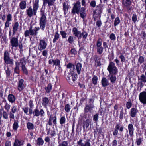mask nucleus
<instances>
[{
	"label": "nucleus",
	"mask_w": 146,
	"mask_h": 146,
	"mask_svg": "<svg viewBox=\"0 0 146 146\" xmlns=\"http://www.w3.org/2000/svg\"><path fill=\"white\" fill-rule=\"evenodd\" d=\"M80 3L79 1H77L74 4V5L72 11V13L74 15L76 13L78 14L80 9Z\"/></svg>",
	"instance_id": "nucleus-10"
},
{
	"label": "nucleus",
	"mask_w": 146,
	"mask_h": 146,
	"mask_svg": "<svg viewBox=\"0 0 146 146\" xmlns=\"http://www.w3.org/2000/svg\"><path fill=\"white\" fill-rule=\"evenodd\" d=\"M8 100L11 103L15 102L16 100V98L15 96L11 94H9L7 96Z\"/></svg>",
	"instance_id": "nucleus-22"
},
{
	"label": "nucleus",
	"mask_w": 146,
	"mask_h": 146,
	"mask_svg": "<svg viewBox=\"0 0 146 146\" xmlns=\"http://www.w3.org/2000/svg\"><path fill=\"white\" fill-rule=\"evenodd\" d=\"M23 144V141L17 139H15L13 144V146H21Z\"/></svg>",
	"instance_id": "nucleus-28"
},
{
	"label": "nucleus",
	"mask_w": 146,
	"mask_h": 146,
	"mask_svg": "<svg viewBox=\"0 0 146 146\" xmlns=\"http://www.w3.org/2000/svg\"><path fill=\"white\" fill-rule=\"evenodd\" d=\"M60 33L62 38H67V33L65 31H60Z\"/></svg>",
	"instance_id": "nucleus-52"
},
{
	"label": "nucleus",
	"mask_w": 146,
	"mask_h": 146,
	"mask_svg": "<svg viewBox=\"0 0 146 146\" xmlns=\"http://www.w3.org/2000/svg\"><path fill=\"white\" fill-rule=\"evenodd\" d=\"M36 142L37 145L40 146L43 145L44 141L42 138L39 137L37 139Z\"/></svg>",
	"instance_id": "nucleus-37"
},
{
	"label": "nucleus",
	"mask_w": 146,
	"mask_h": 146,
	"mask_svg": "<svg viewBox=\"0 0 146 146\" xmlns=\"http://www.w3.org/2000/svg\"><path fill=\"white\" fill-rule=\"evenodd\" d=\"M39 0H35L33 4V7H29L26 11L27 16L29 17H31L33 16L36 15L37 10L39 8Z\"/></svg>",
	"instance_id": "nucleus-1"
},
{
	"label": "nucleus",
	"mask_w": 146,
	"mask_h": 146,
	"mask_svg": "<svg viewBox=\"0 0 146 146\" xmlns=\"http://www.w3.org/2000/svg\"><path fill=\"white\" fill-rule=\"evenodd\" d=\"M2 115L4 119H7L8 118V114L7 112L3 111V112Z\"/></svg>",
	"instance_id": "nucleus-62"
},
{
	"label": "nucleus",
	"mask_w": 146,
	"mask_h": 146,
	"mask_svg": "<svg viewBox=\"0 0 146 146\" xmlns=\"http://www.w3.org/2000/svg\"><path fill=\"white\" fill-rule=\"evenodd\" d=\"M138 60V62L140 64H141L144 62V58L143 56H139Z\"/></svg>",
	"instance_id": "nucleus-61"
},
{
	"label": "nucleus",
	"mask_w": 146,
	"mask_h": 146,
	"mask_svg": "<svg viewBox=\"0 0 146 146\" xmlns=\"http://www.w3.org/2000/svg\"><path fill=\"white\" fill-rule=\"evenodd\" d=\"M103 6L101 5H97L96 9L93 11V18L94 21H96L98 17H100L103 9Z\"/></svg>",
	"instance_id": "nucleus-4"
},
{
	"label": "nucleus",
	"mask_w": 146,
	"mask_h": 146,
	"mask_svg": "<svg viewBox=\"0 0 146 146\" xmlns=\"http://www.w3.org/2000/svg\"><path fill=\"white\" fill-rule=\"evenodd\" d=\"M3 101L5 102L4 107L6 110L8 112L11 106L6 102V100H4Z\"/></svg>",
	"instance_id": "nucleus-36"
},
{
	"label": "nucleus",
	"mask_w": 146,
	"mask_h": 146,
	"mask_svg": "<svg viewBox=\"0 0 146 146\" xmlns=\"http://www.w3.org/2000/svg\"><path fill=\"white\" fill-rule=\"evenodd\" d=\"M72 32L74 36L77 38L78 39L81 38V32L78 31L76 27H74L72 29Z\"/></svg>",
	"instance_id": "nucleus-13"
},
{
	"label": "nucleus",
	"mask_w": 146,
	"mask_h": 146,
	"mask_svg": "<svg viewBox=\"0 0 146 146\" xmlns=\"http://www.w3.org/2000/svg\"><path fill=\"white\" fill-rule=\"evenodd\" d=\"M122 3L123 5L126 6H128L131 4L130 0H123Z\"/></svg>",
	"instance_id": "nucleus-41"
},
{
	"label": "nucleus",
	"mask_w": 146,
	"mask_h": 146,
	"mask_svg": "<svg viewBox=\"0 0 146 146\" xmlns=\"http://www.w3.org/2000/svg\"><path fill=\"white\" fill-rule=\"evenodd\" d=\"M40 28L39 27H33L31 26L29 27V30H26L24 33V35L25 37H27L30 35L33 36H35L37 35L38 33V31Z\"/></svg>",
	"instance_id": "nucleus-2"
},
{
	"label": "nucleus",
	"mask_w": 146,
	"mask_h": 146,
	"mask_svg": "<svg viewBox=\"0 0 146 146\" xmlns=\"http://www.w3.org/2000/svg\"><path fill=\"white\" fill-rule=\"evenodd\" d=\"M40 20L39 23V25L41 29L42 30H44L46 23L47 22V18L46 16V14L44 11H41Z\"/></svg>",
	"instance_id": "nucleus-3"
},
{
	"label": "nucleus",
	"mask_w": 146,
	"mask_h": 146,
	"mask_svg": "<svg viewBox=\"0 0 146 146\" xmlns=\"http://www.w3.org/2000/svg\"><path fill=\"white\" fill-rule=\"evenodd\" d=\"M140 101L144 104H146V92L143 91L140 93L139 96Z\"/></svg>",
	"instance_id": "nucleus-14"
},
{
	"label": "nucleus",
	"mask_w": 146,
	"mask_h": 146,
	"mask_svg": "<svg viewBox=\"0 0 146 146\" xmlns=\"http://www.w3.org/2000/svg\"><path fill=\"white\" fill-rule=\"evenodd\" d=\"M79 13L81 17L84 19L86 16V9L84 7H82L80 10Z\"/></svg>",
	"instance_id": "nucleus-24"
},
{
	"label": "nucleus",
	"mask_w": 146,
	"mask_h": 146,
	"mask_svg": "<svg viewBox=\"0 0 146 146\" xmlns=\"http://www.w3.org/2000/svg\"><path fill=\"white\" fill-rule=\"evenodd\" d=\"M66 67L68 68H72V70L76 72L75 66L74 64H72L71 63H69L67 65Z\"/></svg>",
	"instance_id": "nucleus-40"
},
{
	"label": "nucleus",
	"mask_w": 146,
	"mask_h": 146,
	"mask_svg": "<svg viewBox=\"0 0 146 146\" xmlns=\"http://www.w3.org/2000/svg\"><path fill=\"white\" fill-rule=\"evenodd\" d=\"M52 121L54 125H56L57 124V118L56 115L53 116L50 115L49 117L48 123L49 125L51 126L52 125Z\"/></svg>",
	"instance_id": "nucleus-15"
},
{
	"label": "nucleus",
	"mask_w": 146,
	"mask_h": 146,
	"mask_svg": "<svg viewBox=\"0 0 146 146\" xmlns=\"http://www.w3.org/2000/svg\"><path fill=\"white\" fill-rule=\"evenodd\" d=\"M82 64L80 63H78L75 65L76 69V70L78 74H80V73L81 70L82 68Z\"/></svg>",
	"instance_id": "nucleus-27"
},
{
	"label": "nucleus",
	"mask_w": 146,
	"mask_h": 146,
	"mask_svg": "<svg viewBox=\"0 0 146 146\" xmlns=\"http://www.w3.org/2000/svg\"><path fill=\"white\" fill-rule=\"evenodd\" d=\"M60 61L58 59L54 60L53 65L59 66L60 65Z\"/></svg>",
	"instance_id": "nucleus-53"
},
{
	"label": "nucleus",
	"mask_w": 146,
	"mask_h": 146,
	"mask_svg": "<svg viewBox=\"0 0 146 146\" xmlns=\"http://www.w3.org/2000/svg\"><path fill=\"white\" fill-rule=\"evenodd\" d=\"M110 38L111 40L114 41L116 39L115 34L113 33L111 34L110 36Z\"/></svg>",
	"instance_id": "nucleus-59"
},
{
	"label": "nucleus",
	"mask_w": 146,
	"mask_h": 146,
	"mask_svg": "<svg viewBox=\"0 0 146 146\" xmlns=\"http://www.w3.org/2000/svg\"><path fill=\"white\" fill-rule=\"evenodd\" d=\"M17 108L16 106H13L11 109V111L12 113H15L17 111Z\"/></svg>",
	"instance_id": "nucleus-63"
},
{
	"label": "nucleus",
	"mask_w": 146,
	"mask_h": 146,
	"mask_svg": "<svg viewBox=\"0 0 146 146\" xmlns=\"http://www.w3.org/2000/svg\"><path fill=\"white\" fill-rule=\"evenodd\" d=\"M94 106L93 103L86 105L84 109V115L85 116H86L88 117L90 116V115L88 113L89 112L90 113H91Z\"/></svg>",
	"instance_id": "nucleus-8"
},
{
	"label": "nucleus",
	"mask_w": 146,
	"mask_h": 146,
	"mask_svg": "<svg viewBox=\"0 0 146 146\" xmlns=\"http://www.w3.org/2000/svg\"><path fill=\"white\" fill-rule=\"evenodd\" d=\"M7 20L6 21H12V16L11 14H8L7 16Z\"/></svg>",
	"instance_id": "nucleus-60"
},
{
	"label": "nucleus",
	"mask_w": 146,
	"mask_h": 146,
	"mask_svg": "<svg viewBox=\"0 0 146 146\" xmlns=\"http://www.w3.org/2000/svg\"><path fill=\"white\" fill-rule=\"evenodd\" d=\"M128 128L129 135L131 137H132L133 135L134 129L133 125L132 124H129L128 125Z\"/></svg>",
	"instance_id": "nucleus-23"
},
{
	"label": "nucleus",
	"mask_w": 146,
	"mask_h": 146,
	"mask_svg": "<svg viewBox=\"0 0 146 146\" xmlns=\"http://www.w3.org/2000/svg\"><path fill=\"white\" fill-rule=\"evenodd\" d=\"M56 1V0H43V5L45 6L48 4V6L50 7L54 5Z\"/></svg>",
	"instance_id": "nucleus-20"
},
{
	"label": "nucleus",
	"mask_w": 146,
	"mask_h": 146,
	"mask_svg": "<svg viewBox=\"0 0 146 146\" xmlns=\"http://www.w3.org/2000/svg\"><path fill=\"white\" fill-rule=\"evenodd\" d=\"M85 117V118H87V119L86 120L84 123L83 126L84 131H85V127H86V128H87L89 127L90 123L91 122L92 120L89 117L86 116Z\"/></svg>",
	"instance_id": "nucleus-21"
},
{
	"label": "nucleus",
	"mask_w": 146,
	"mask_h": 146,
	"mask_svg": "<svg viewBox=\"0 0 146 146\" xmlns=\"http://www.w3.org/2000/svg\"><path fill=\"white\" fill-rule=\"evenodd\" d=\"M21 67L22 70L23 71V73L26 75H27L28 72L25 66H23Z\"/></svg>",
	"instance_id": "nucleus-54"
},
{
	"label": "nucleus",
	"mask_w": 146,
	"mask_h": 146,
	"mask_svg": "<svg viewBox=\"0 0 146 146\" xmlns=\"http://www.w3.org/2000/svg\"><path fill=\"white\" fill-rule=\"evenodd\" d=\"M18 127V122L16 121H15L13 125V129L14 130H16Z\"/></svg>",
	"instance_id": "nucleus-49"
},
{
	"label": "nucleus",
	"mask_w": 146,
	"mask_h": 146,
	"mask_svg": "<svg viewBox=\"0 0 146 146\" xmlns=\"http://www.w3.org/2000/svg\"><path fill=\"white\" fill-rule=\"evenodd\" d=\"M138 112V110L137 108H133L131 109L129 114L131 117L134 118L137 116Z\"/></svg>",
	"instance_id": "nucleus-19"
},
{
	"label": "nucleus",
	"mask_w": 146,
	"mask_h": 146,
	"mask_svg": "<svg viewBox=\"0 0 146 146\" xmlns=\"http://www.w3.org/2000/svg\"><path fill=\"white\" fill-rule=\"evenodd\" d=\"M67 76V80L70 84H72L73 83L71 82L72 80L74 82L77 78V75L76 73L73 70H72Z\"/></svg>",
	"instance_id": "nucleus-5"
},
{
	"label": "nucleus",
	"mask_w": 146,
	"mask_h": 146,
	"mask_svg": "<svg viewBox=\"0 0 146 146\" xmlns=\"http://www.w3.org/2000/svg\"><path fill=\"white\" fill-rule=\"evenodd\" d=\"M15 64L16 67L14 69V71L16 73L18 74L19 72V67L18 66L19 64V62H16Z\"/></svg>",
	"instance_id": "nucleus-46"
},
{
	"label": "nucleus",
	"mask_w": 146,
	"mask_h": 146,
	"mask_svg": "<svg viewBox=\"0 0 146 146\" xmlns=\"http://www.w3.org/2000/svg\"><path fill=\"white\" fill-rule=\"evenodd\" d=\"M88 36V33L85 31H84L81 32V38L82 37L84 40H85Z\"/></svg>",
	"instance_id": "nucleus-43"
},
{
	"label": "nucleus",
	"mask_w": 146,
	"mask_h": 146,
	"mask_svg": "<svg viewBox=\"0 0 146 146\" xmlns=\"http://www.w3.org/2000/svg\"><path fill=\"white\" fill-rule=\"evenodd\" d=\"M66 118L64 116L61 117L60 120V124L62 125L63 124H64L66 122Z\"/></svg>",
	"instance_id": "nucleus-48"
},
{
	"label": "nucleus",
	"mask_w": 146,
	"mask_h": 146,
	"mask_svg": "<svg viewBox=\"0 0 146 146\" xmlns=\"http://www.w3.org/2000/svg\"><path fill=\"white\" fill-rule=\"evenodd\" d=\"M142 138H137L136 139V142L137 143V145L139 146L142 143Z\"/></svg>",
	"instance_id": "nucleus-56"
},
{
	"label": "nucleus",
	"mask_w": 146,
	"mask_h": 146,
	"mask_svg": "<svg viewBox=\"0 0 146 146\" xmlns=\"http://www.w3.org/2000/svg\"><path fill=\"white\" fill-rule=\"evenodd\" d=\"M60 37V35L58 33V32L55 33L54 35V38L53 39V43H55L57 40Z\"/></svg>",
	"instance_id": "nucleus-38"
},
{
	"label": "nucleus",
	"mask_w": 146,
	"mask_h": 146,
	"mask_svg": "<svg viewBox=\"0 0 146 146\" xmlns=\"http://www.w3.org/2000/svg\"><path fill=\"white\" fill-rule=\"evenodd\" d=\"M102 40L101 38H99L97 41V52L98 53L101 55L102 53L104 48L102 46Z\"/></svg>",
	"instance_id": "nucleus-9"
},
{
	"label": "nucleus",
	"mask_w": 146,
	"mask_h": 146,
	"mask_svg": "<svg viewBox=\"0 0 146 146\" xmlns=\"http://www.w3.org/2000/svg\"><path fill=\"white\" fill-rule=\"evenodd\" d=\"M98 78L97 76L94 75L92 79V83L94 85H95L97 84V82Z\"/></svg>",
	"instance_id": "nucleus-44"
},
{
	"label": "nucleus",
	"mask_w": 146,
	"mask_h": 146,
	"mask_svg": "<svg viewBox=\"0 0 146 146\" xmlns=\"http://www.w3.org/2000/svg\"><path fill=\"white\" fill-rule=\"evenodd\" d=\"M74 40L73 36H70L69 37L68 41L69 43L72 44L74 42Z\"/></svg>",
	"instance_id": "nucleus-57"
},
{
	"label": "nucleus",
	"mask_w": 146,
	"mask_h": 146,
	"mask_svg": "<svg viewBox=\"0 0 146 146\" xmlns=\"http://www.w3.org/2000/svg\"><path fill=\"white\" fill-rule=\"evenodd\" d=\"M59 146H70L68 142L66 141H63L59 145Z\"/></svg>",
	"instance_id": "nucleus-58"
},
{
	"label": "nucleus",
	"mask_w": 146,
	"mask_h": 146,
	"mask_svg": "<svg viewBox=\"0 0 146 146\" xmlns=\"http://www.w3.org/2000/svg\"><path fill=\"white\" fill-rule=\"evenodd\" d=\"M101 58L99 57L97 55H96L95 56L94 60L95 63V65L97 66H100L101 65L100 60H101Z\"/></svg>",
	"instance_id": "nucleus-26"
},
{
	"label": "nucleus",
	"mask_w": 146,
	"mask_h": 146,
	"mask_svg": "<svg viewBox=\"0 0 146 146\" xmlns=\"http://www.w3.org/2000/svg\"><path fill=\"white\" fill-rule=\"evenodd\" d=\"M4 60L7 64L13 65V60L10 57V54L6 50L4 54Z\"/></svg>",
	"instance_id": "nucleus-6"
},
{
	"label": "nucleus",
	"mask_w": 146,
	"mask_h": 146,
	"mask_svg": "<svg viewBox=\"0 0 146 146\" xmlns=\"http://www.w3.org/2000/svg\"><path fill=\"white\" fill-rule=\"evenodd\" d=\"M52 86L51 83H50L48 85L47 87L45 88L46 92L47 93H49L52 90Z\"/></svg>",
	"instance_id": "nucleus-45"
},
{
	"label": "nucleus",
	"mask_w": 146,
	"mask_h": 146,
	"mask_svg": "<svg viewBox=\"0 0 146 146\" xmlns=\"http://www.w3.org/2000/svg\"><path fill=\"white\" fill-rule=\"evenodd\" d=\"M47 43L44 39L40 40V42L38 46V50L41 51L45 50L46 48Z\"/></svg>",
	"instance_id": "nucleus-11"
},
{
	"label": "nucleus",
	"mask_w": 146,
	"mask_h": 146,
	"mask_svg": "<svg viewBox=\"0 0 146 146\" xmlns=\"http://www.w3.org/2000/svg\"><path fill=\"white\" fill-rule=\"evenodd\" d=\"M83 140L80 139L79 141L77 142V144L80 146H91V144L90 142V140H87V141L85 142L84 143H82Z\"/></svg>",
	"instance_id": "nucleus-18"
},
{
	"label": "nucleus",
	"mask_w": 146,
	"mask_h": 146,
	"mask_svg": "<svg viewBox=\"0 0 146 146\" xmlns=\"http://www.w3.org/2000/svg\"><path fill=\"white\" fill-rule=\"evenodd\" d=\"M20 8L22 10L25 9L26 7V1L24 0L21 1L19 4Z\"/></svg>",
	"instance_id": "nucleus-29"
},
{
	"label": "nucleus",
	"mask_w": 146,
	"mask_h": 146,
	"mask_svg": "<svg viewBox=\"0 0 146 146\" xmlns=\"http://www.w3.org/2000/svg\"><path fill=\"white\" fill-rule=\"evenodd\" d=\"M24 81V80L22 79H19L17 89L19 91H21L25 88V86L24 84L23 83Z\"/></svg>",
	"instance_id": "nucleus-16"
},
{
	"label": "nucleus",
	"mask_w": 146,
	"mask_h": 146,
	"mask_svg": "<svg viewBox=\"0 0 146 146\" xmlns=\"http://www.w3.org/2000/svg\"><path fill=\"white\" fill-rule=\"evenodd\" d=\"M107 70L110 74L116 75L118 72L117 67L115 66V64L112 62H110L108 67Z\"/></svg>",
	"instance_id": "nucleus-7"
},
{
	"label": "nucleus",
	"mask_w": 146,
	"mask_h": 146,
	"mask_svg": "<svg viewBox=\"0 0 146 146\" xmlns=\"http://www.w3.org/2000/svg\"><path fill=\"white\" fill-rule=\"evenodd\" d=\"M4 69L5 70V73L6 75V78L7 79L9 78L10 77V74H11V71L9 69V68L8 66L7 67V69L5 67Z\"/></svg>",
	"instance_id": "nucleus-33"
},
{
	"label": "nucleus",
	"mask_w": 146,
	"mask_h": 146,
	"mask_svg": "<svg viewBox=\"0 0 146 146\" xmlns=\"http://www.w3.org/2000/svg\"><path fill=\"white\" fill-rule=\"evenodd\" d=\"M109 76H110V79L111 83L112 84L115 83L116 80V77L114 74H110L108 76V77Z\"/></svg>",
	"instance_id": "nucleus-31"
},
{
	"label": "nucleus",
	"mask_w": 146,
	"mask_h": 146,
	"mask_svg": "<svg viewBox=\"0 0 146 146\" xmlns=\"http://www.w3.org/2000/svg\"><path fill=\"white\" fill-rule=\"evenodd\" d=\"M42 105L44 106H46L49 102L48 98L46 97H44L42 98Z\"/></svg>",
	"instance_id": "nucleus-32"
},
{
	"label": "nucleus",
	"mask_w": 146,
	"mask_h": 146,
	"mask_svg": "<svg viewBox=\"0 0 146 146\" xmlns=\"http://www.w3.org/2000/svg\"><path fill=\"white\" fill-rule=\"evenodd\" d=\"M139 80H141L142 82H146V76H145L144 74H142L140 76Z\"/></svg>",
	"instance_id": "nucleus-55"
},
{
	"label": "nucleus",
	"mask_w": 146,
	"mask_h": 146,
	"mask_svg": "<svg viewBox=\"0 0 146 146\" xmlns=\"http://www.w3.org/2000/svg\"><path fill=\"white\" fill-rule=\"evenodd\" d=\"M29 52L30 54L34 55L37 53V49L36 47H34L32 48H30Z\"/></svg>",
	"instance_id": "nucleus-39"
},
{
	"label": "nucleus",
	"mask_w": 146,
	"mask_h": 146,
	"mask_svg": "<svg viewBox=\"0 0 146 146\" xmlns=\"http://www.w3.org/2000/svg\"><path fill=\"white\" fill-rule=\"evenodd\" d=\"M63 10L64 11V14L65 15L67 12L68 9L69 8V7L68 5L65 2L63 3Z\"/></svg>",
	"instance_id": "nucleus-34"
},
{
	"label": "nucleus",
	"mask_w": 146,
	"mask_h": 146,
	"mask_svg": "<svg viewBox=\"0 0 146 146\" xmlns=\"http://www.w3.org/2000/svg\"><path fill=\"white\" fill-rule=\"evenodd\" d=\"M120 20L119 18L118 17H117L115 18L114 21V25L115 26H116L119 24L120 22Z\"/></svg>",
	"instance_id": "nucleus-51"
},
{
	"label": "nucleus",
	"mask_w": 146,
	"mask_h": 146,
	"mask_svg": "<svg viewBox=\"0 0 146 146\" xmlns=\"http://www.w3.org/2000/svg\"><path fill=\"white\" fill-rule=\"evenodd\" d=\"M44 112L42 109L40 110V111L36 108L33 111L34 117H38L40 115L41 117H43L44 115Z\"/></svg>",
	"instance_id": "nucleus-12"
},
{
	"label": "nucleus",
	"mask_w": 146,
	"mask_h": 146,
	"mask_svg": "<svg viewBox=\"0 0 146 146\" xmlns=\"http://www.w3.org/2000/svg\"><path fill=\"white\" fill-rule=\"evenodd\" d=\"M19 25V23L17 22L14 24L13 28V35L16 33V32L18 30Z\"/></svg>",
	"instance_id": "nucleus-30"
},
{
	"label": "nucleus",
	"mask_w": 146,
	"mask_h": 146,
	"mask_svg": "<svg viewBox=\"0 0 146 146\" xmlns=\"http://www.w3.org/2000/svg\"><path fill=\"white\" fill-rule=\"evenodd\" d=\"M50 134L51 136H54L56 134L55 131V129H53L51 130H49L47 132V134Z\"/></svg>",
	"instance_id": "nucleus-47"
},
{
	"label": "nucleus",
	"mask_w": 146,
	"mask_h": 146,
	"mask_svg": "<svg viewBox=\"0 0 146 146\" xmlns=\"http://www.w3.org/2000/svg\"><path fill=\"white\" fill-rule=\"evenodd\" d=\"M102 86L103 87H105L109 85V82L106 78L103 77L101 80Z\"/></svg>",
	"instance_id": "nucleus-25"
},
{
	"label": "nucleus",
	"mask_w": 146,
	"mask_h": 146,
	"mask_svg": "<svg viewBox=\"0 0 146 146\" xmlns=\"http://www.w3.org/2000/svg\"><path fill=\"white\" fill-rule=\"evenodd\" d=\"M10 42L12 47H16L18 46V40L17 38L13 37L11 39Z\"/></svg>",
	"instance_id": "nucleus-17"
},
{
	"label": "nucleus",
	"mask_w": 146,
	"mask_h": 146,
	"mask_svg": "<svg viewBox=\"0 0 146 146\" xmlns=\"http://www.w3.org/2000/svg\"><path fill=\"white\" fill-rule=\"evenodd\" d=\"M27 129L30 130H32L34 129V125L32 123L28 122L27 123Z\"/></svg>",
	"instance_id": "nucleus-35"
},
{
	"label": "nucleus",
	"mask_w": 146,
	"mask_h": 146,
	"mask_svg": "<svg viewBox=\"0 0 146 146\" xmlns=\"http://www.w3.org/2000/svg\"><path fill=\"white\" fill-rule=\"evenodd\" d=\"M99 114L98 113H96L94 115L93 117V120L96 122H97L98 121Z\"/></svg>",
	"instance_id": "nucleus-64"
},
{
	"label": "nucleus",
	"mask_w": 146,
	"mask_h": 146,
	"mask_svg": "<svg viewBox=\"0 0 146 146\" xmlns=\"http://www.w3.org/2000/svg\"><path fill=\"white\" fill-rule=\"evenodd\" d=\"M26 63V62L25 60V57L20 59L19 64H20L21 67L25 66Z\"/></svg>",
	"instance_id": "nucleus-42"
},
{
	"label": "nucleus",
	"mask_w": 146,
	"mask_h": 146,
	"mask_svg": "<svg viewBox=\"0 0 146 146\" xmlns=\"http://www.w3.org/2000/svg\"><path fill=\"white\" fill-rule=\"evenodd\" d=\"M64 109L66 112L69 113L71 110L70 105L68 104H66L65 106Z\"/></svg>",
	"instance_id": "nucleus-50"
}]
</instances>
